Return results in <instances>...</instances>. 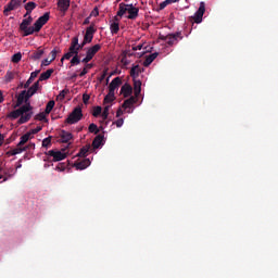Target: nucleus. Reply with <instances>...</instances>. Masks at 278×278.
Wrapping results in <instances>:
<instances>
[{
	"mask_svg": "<svg viewBox=\"0 0 278 278\" xmlns=\"http://www.w3.org/2000/svg\"><path fill=\"white\" fill-rule=\"evenodd\" d=\"M81 118H84V113H81V106H76L65 119V123H67V125H75V123H79Z\"/></svg>",
	"mask_w": 278,
	"mask_h": 278,
	"instance_id": "3",
	"label": "nucleus"
},
{
	"mask_svg": "<svg viewBox=\"0 0 278 278\" xmlns=\"http://www.w3.org/2000/svg\"><path fill=\"white\" fill-rule=\"evenodd\" d=\"M49 18H50V13L46 12L42 16H40L33 26V34L35 31H40L42 29V27H45V25H47V23H49Z\"/></svg>",
	"mask_w": 278,
	"mask_h": 278,
	"instance_id": "4",
	"label": "nucleus"
},
{
	"mask_svg": "<svg viewBox=\"0 0 278 278\" xmlns=\"http://www.w3.org/2000/svg\"><path fill=\"white\" fill-rule=\"evenodd\" d=\"M51 62H53V60H49V59H45L42 62H41V66H49V64H51Z\"/></svg>",
	"mask_w": 278,
	"mask_h": 278,
	"instance_id": "53",
	"label": "nucleus"
},
{
	"mask_svg": "<svg viewBox=\"0 0 278 278\" xmlns=\"http://www.w3.org/2000/svg\"><path fill=\"white\" fill-rule=\"evenodd\" d=\"M128 10H129V4L124 3V2L119 3L117 16H119V18H123V16H125L127 14Z\"/></svg>",
	"mask_w": 278,
	"mask_h": 278,
	"instance_id": "17",
	"label": "nucleus"
},
{
	"mask_svg": "<svg viewBox=\"0 0 278 278\" xmlns=\"http://www.w3.org/2000/svg\"><path fill=\"white\" fill-rule=\"evenodd\" d=\"M122 84L123 80L121 79V77H115L109 85V92H111V94H115L114 91L118 90Z\"/></svg>",
	"mask_w": 278,
	"mask_h": 278,
	"instance_id": "11",
	"label": "nucleus"
},
{
	"mask_svg": "<svg viewBox=\"0 0 278 278\" xmlns=\"http://www.w3.org/2000/svg\"><path fill=\"white\" fill-rule=\"evenodd\" d=\"M66 163H59L55 167V170H60V173L66 170Z\"/></svg>",
	"mask_w": 278,
	"mask_h": 278,
	"instance_id": "44",
	"label": "nucleus"
},
{
	"mask_svg": "<svg viewBox=\"0 0 278 278\" xmlns=\"http://www.w3.org/2000/svg\"><path fill=\"white\" fill-rule=\"evenodd\" d=\"M21 0H11L7 5L9 7V10H16L17 8H21Z\"/></svg>",
	"mask_w": 278,
	"mask_h": 278,
	"instance_id": "29",
	"label": "nucleus"
},
{
	"mask_svg": "<svg viewBox=\"0 0 278 278\" xmlns=\"http://www.w3.org/2000/svg\"><path fill=\"white\" fill-rule=\"evenodd\" d=\"M53 75V68H50L40 74L38 81H47Z\"/></svg>",
	"mask_w": 278,
	"mask_h": 278,
	"instance_id": "25",
	"label": "nucleus"
},
{
	"mask_svg": "<svg viewBox=\"0 0 278 278\" xmlns=\"http://www.w3.org/2000/svg\"><path fill=\"white\" fill-rule=\"evenodd\" d=\"M139 14H140V9L134 7L132 4L128 5V15L126 16V18H128L129 21H136Z\"/></svg>",
	"mask_w": 278,
	"mask_h": 278,
	"instance_id": "10",
	"label": "nucleus"
},
{
	"mask_svg": "<svg viewBox=\"0 0 278 278\" xmlns=\"http://www.w3.org/2000/svg\"><path fill=\"white\" fill-rule=\"evenodd\" d=\"M86 45H88V43L85 40H83L81 43H78V46H77L78 51H81V49H84V47H86Z\"/></svg>",
	"mask_w": 278,
	"mask_h": 278,
	"instance_id": "57",
	"label": "nucleus"
},
{
	"mask_svg": "<svg viewBox=\"0 0 278 278\" xmlns=\"http://www.w3.org/2000/svg\"><path fill=\"white\" fill-rule=\"evenodd\" d=\"M10 12H12V9H10V7L7 4V7H4V10H3L4 16H9Z\"/></svg>",
	"mask_w": 278,
	"mask_h": 278,
	"instance_id": "55",
	"label": "nucleus"
},
{
	"mask_svg": "<svg viewBox=\"0 0 278 278\" xmlns=\"http://www.w3.org/2000/svg\"><path fill=\"white\" fill-rule=\"evenodd\" d=\"M68 51H70V53H72L74 55H79V50H78L77 46L71 45Z\"/></svg>",
	"mask_w": 278,
	"mask_h": 278,
	"instance_id": "43",
	"label": "nucleus"
},
{
	"mask_svg": "<svg viewBox=\"0 0 278 278\" xmlns=\"http://www.w3.org/2000/svg\"><path fill=\"white\" fill-rule=\"evenodd\" d=\"M110 29H111V34L113 35L118 34V31H121V25L118 24V22H112L110 25Z\"/></svg>",
	"mask_w": 278,
	"mask_h": 278,
	"instance_id": "30",
	"label": "nucleus"
},
{
	"mask_svg": "<svg viewBox=\"0 0 278 278\" xmlns=\"http://www.w3.org/2000/svg\"><path fill=\"white\" fill-rule=\"evenodd\" d=\"M160 40H163L164 42H167L168 40V35L164 36V35H160Z\"/></svg>",
	"mask_w": 278,
	"mask_h": 278,
	"instance_id": "62",
	"label": "nucleus"
},
{
	"mask_svg": "<svg viewBox=\"0 0 278 278\" xmlns=\"http://www.w3.org/2000/svg\"><path fill=\"white\" fill-rule=\"evenodd\" d=\"M56 5L59 12L64 16L68 12V8H71V0H58Z\"/></svg>",
	"mask_w": 278,
	"mask_h": 278,
	"instance_id": "9",
	"label": "nucleus"
},
{
	"mask_svg": "<svg viewBox=\"0 0 278 278\" xmlns=\"http://www.w3.org/2000/svg\"><path fill=\"white\" fill-rule=\"evenodd\" d=\"M168 5L165 1L161 2L159 5V10H164Z\"/></svg>",
	"mask_w": 278,
	"mask_h": 278,
	"instance_id": "61",
	"label": "nucleus"
},
{
	"mask_svg": "<svg viewBox=\"0 0 278 278\" xmlns=\"http://www.w3.org/2000/svg\"><path fill=\"white\" fill-rule=\"evenodd\" d=\"M140 73H144V68L140 67V65H132L130 68V77L132 79H138V77H140Z\"/></svg>",
	"mask_w": 278,
	"mask_h": 278,
	"instance_id": "14",
	"label": "nucleus"
},
{
	"mask_svg": "<svg viewBox=\"0 0 278 278\" xmlns=\"http://www.w3.org/2000/svg\"><path fill=\"white\" fill-rule=\"evenodd\" d=\"M39 131H42V126H37L36 128L31 129V130L29 131V134H30V136H31V134H33V135H36V134H39Z\"/></svg>",
	"mask_w": 278,
	"mask_h": 278,
	"instance_id": "48",
	"label": "nucleus"
},
{
	"mask_svg": "<svg viewBox=\"0 0 278 278\" xmlns=\"http://www.w3.org/2000/svg\"><path fill=\"white\" fill-rule=\"evenodd\" d=\"M81 60H79V54H74V56L71 60L72 66H77V64H80Z\"/></svg>",
	"mask_w": 278,
	"mask_h": 278,
	"instance_id": "37",
	"label": "nucleus"
},
{
	"mask_svg": "<svg viewBox=\"0 0 278 278\" xmlns=\"http://www.w3.org/2000/svg\"><path fill=\"white\" fill-rule=\"evenodd\" d=\"M115 99V94H111V92L109 91V93L104 97L103 103H112Z\"/></svg>",
	"mask_w": 278,
	"mask_h": 278,
	"instance_id": "35",
	"label": "nucleus"
},
{
	"mask_svg": "<svg viewBox=\"0 0 278 278\" xmlns=\"http://www.w3.org/2000/svg\"><path fill=\"white\" fill-rule=\"evenodd\" d=\"M70 92H71V90L68 88H65L60 91L56 99H59L60 101H64V99L66 98V94H68Z\"/></svg>",
	"mask_w": 278,
	"mask_h": 278,
	"instance_id": "33",
	"label": "nucleus"
},
{
	"mask_svg": "<svg viewBox=\"0 0 278 278\" xmlns=\"http://www.w3.org/2000/svg\"><path fill=\"white\" fill-rule=\"evenodd\" d=\"M29 138H31V132H26L20 138L18 147H23L26 144V142L29 141Z\"/></svg>",
	"mask_w": 278,
	"mask_h": 278,
	"instance_id": "27",
	"label": "nucleus"
},
{
	"mask_svg": "<svg viewBox=\"0 0 278 278\" xmlns=\"http://www.w3.org/2000/svg\"><path fill=\"white\" fill-rule=\"evenodd\" d=\"M132 92L134 88L129 84H124L121 88V94H123L125 99H127V97H131Z\"/></svg>",
	"mask_w": 278,
	"mask_h": 278,
	"instance_id": "16",
	"label": "nucleus"
},
{
	"mask_svg": "<svg viewBox=\"0 0 278 278\" xmlns=\"http://www.w3.org/2000/svg\"><path fill=\"white\" fill-rule=\"evenodd\" d=\"M24 8L26 12H34V10L37 8V4L36 2H27Z\"/></svg>",
	"mask_w": 278,
	"mask_h": 278,
	"instance_id": "34",
	"label": "nucleus"
},
{
	"mask_svg": "<svg viewBox=\"0 0 278 278\" xmlns=\"http://www.w3.org/2000/svg\"><path fill=\"white\" fill-rule=\"evenodd\" d=\"M53 108H55V101L51 100V101H49V102L47 103L45 113H46V114H51Z\"/></svg>",
	"mask_w": 278,
	"mask_h": 278,
	"instance_id": "32",
	"label": "nucleus"
},
{
	"mask_svg": "<svg viewBox=\"0 0 278 278\" xmlns=\"http://www.w3.org/2000/svg\"><path fill=\"white\" fill-rule=\"evenodd\" d=\"M90 159H84L83 161L74 163L76 170H86L90 166Z\"/></svg>",
	"mask_w": 278,
	"mask_h": 278,
	"instance_id": "13",
	"label": "nucleus"
},
{
	"mask_svg": "<svg viewBox=\"0 0 278 278\" xmlns=\"http://www.w3.org/2000/svg\"><path fill=\"white\" fill-rule=\"evenodd\" d=\"M60 138H61V142L67 143V142H71V140H73V134L66 130H61Z\"/></svg>",
	"mask_w": 278,
	"mask_h": 278,
	"instance_id": "18",
	"label": "nucleus"
},
{
	"mask_svg": "<svg viewBox=\"0 0 278 278\" xmlns=\"http://www.w3.org/2000/svg\"><path fill=\"white\" fill-rule=\"evenodd\" d=\"M83 101L85 104H88V101H90V96L88 93L83 94Z\"/></svg>",
	"mask_w": 278,
	"mask_h": 278,
	"instance_id": "54",
	"label": "nucleus"
},
{
	"mask_svg": "<svg viewBox=\"0 0 278 278\" xmlns=\"http://www.w3.org/2000/svg\"><path fill=\"white\" fill-rule=\"evenodd\" d=\"M38 75H40V70H36L35 72H31L30 77L28 78V80L24 85V88H26V89L29 88V86H31V84L34 83V79L36 77H38Z\"/></svg>",
	"mask_w": 278,
	"mask_h": 278,
	"instance_id": "21",
	"label": "nucleus"
},
{
	"mask_svg": "<svg viewBox=\"0 0 278 278\" xmlns=\"http://www.w3.org/2000/svg\"><path fill=\"white\" fill-rule=\"evenodd\" d=\"M101 112H103V109L101 106H96L93 109L92 116L97 118L98 116H101Z\"/></svg>",
	"mask_w": 278,
	"mask_h": 278,
	"instance_id": "40",
	"label": "nucleus"
},
{
	"mask_svg": "<svg viewBox=\"0 0 278 278\" xmlns=\"http://www.w3.org/2000/svg\"><path fill=\"white\" fill-rule=\"evenodd\" d=\"M75 54L71 53L70 51L66 52L63 58L61 59L62 64L64 63L65 60H71Z\"/></svg>",
	"mask_w": 278,
	"mask_h": 278,
	"instance_id": "46",
	"label": "nucleus"
},
{
	"mask_svg": "<svg viewBox=\"0 0 278 278\" xmlns=\"http://www.w3.org/2000/svg\"><path fill=\"white\" fill-rule=\"evenodd\" d=\"M101 142H103V135H98L92 141L93 149H99V147H101Z\"/></svg>",
	"mask_w": 278,
	"mask_h": 278,
	"instance_id": "28",
	"label": "nucleus"
},
{
	"mask_svg": "<svg viewBox=\"0 0 278 278\" xmlns=\"http://www.w3.org/2000/svg\"><path fill=\"white\" fill-rule=\"evenodd\" d=\"M91 60H92V59H91V58L89 56V54L87 53V54H86V58L83 59L81 62H83L84 64H88V62H90Z\"/></svg>",
	"mask_w": 278,
	"mask_h": 278,
	"instance_id": "58",
	"label": "nucleus"
},
{
	"mask_svg": "<svg viewBox=\"0 0 278 278\" xmlns=\"http://www.w3.org/2000/svg\"><path fill=\"white\" fill-rule=\"evenodd\" d=\"M28 147H23V146H18L15 149H12L11 151H9V155H18L21 153H23V151H27Z\"/></svg>",
	"mask_w": 278,
	"mask_h": 278,
	"instance_id": "24",
	"label": "nucleus"
},
{
	"mask_svg": "<svg viewBox=\"0 0 278 278\" xmlns=\"http://www.w3.org/2000/svg\"><path fill=\"white\" fill-rule=\"evenodd\" d=\"M89 132L90 134H99V127L97 126V124L89 125Z\"/></svg>",
	"mask_w": 278,
	"mask_h": 278,
	"instance_id": "42",
	"label": "nucleus"
},
{
	"mask_svg": "<svg viewBox=\"0 0 278 278\" xmlns=\"http://www.w3.org/2000/svg\"><path fill=\"white\" fill-rule=\"evenodd\" d=\"M58 53H60V49H58V48H54V49L50 52V55H51V59H50V60H52V62H53V60H55V58H58Z\"/></svg>",
	"mask_w": 278,
	"mask_h": 278,
	"instance_id": "45",
	"label": "nucleus"
},
{
	"mask_svg": "<svg viewBox=\"0 0 278 278\" xmlns=\"http://www.w3.org/2000/svg\"><path fill=\"white\" fill-rule=\"evenodd\" d=\"M49 157H52V162H62V160H66V153L62 151L50 150L46 153Z\"/></svg>",
	"mask_w": 278,
	"mask_h": 278,
	"instance_id": "6",
	"label": "nucleus"
},
{
	"mask_svg": "<svg viewBox=\"0 0 278 278\" xmlns=\"http://www.w3.org/2000/svg\"><path fill=\"white\" fill-rule=\"evenodd\" d=\"M35 119H36V121H45V122L47 123V122H48V119H47V113H46V112H41V113L37 114V115L35 116Z\"/></svg>",
	"mask_w": 278,
	"mask_h": 278,
	"instance_id": "38",
	"label": "nucleus"
},
{
	"mask_svg": "<svg viewBox=\"0 0 278 278\" xmlns=\"http://www.w3.org/2000/svg\"><path fill=\"white\" fill-rule=\"evenodd\" d=\"M122 64H124V66H128L129 64V60H127V53H124V56L121 60Z\"/></svg>",
	"mask_w": 278,
	"mask_h": 278,
	"instance_id": "49",
	"label": "nucleus"
},
{
	"mask_svg": "<svg viewBox=\"0 0 278 278\" xmlns=\"http://www.w3.org/2000/svg\"><path fill=\"white\" fill-rule=\"evenodd\" d=\"M21 60H23V54H21V52H17V53L13 54V56H12V62H13L14 64H18V62H20Z\"/></svg>",
	"mask_w": 278,
	"mask_h": 278,
	"instance_id": "36",
	"label": "nucleus"
},
{
	"mask_svg": "<svg viewBox=\"0 0 278 278\" xmlns=\"http://www.w3.org/2000/svg\"><path fill=\"white\" fill-rule=\"evenodd\" d=\"M15 173H16V169L11 168L8 170V173H5V175H9V177H12Z\"/></svg>",
	"mask_w": 278,
	"mask_h": 278,
	"instance_id": "59",
	"label": "nucleus"
},
{
	"mask_svg": "<svg viewBox=\"0 0 278 278\" xmlns=\"http://www.w3.org/2000/svg\"><path fill=\"white\" fill-rule=\"evenodd\" d=\"M94 34H97V28H94V24H91L89 27L86 28V33L84 36V41L87 42V45H90L94 38Z\"/></svg>",
	"mask_w": 278,
	"mask_h": 278,
	"instance_id": "7",
	"label": "nucleus"
},
{
	"mask_svg": "<svg viewBox=\"0 0 278 278\" xmlns=\"http://www.w3.org/2000/svg\"><path fill=\"white\" fill-rule=\"evenodd\" d=\"M38 88H40V80H37L31 87L28 88L26 91V101H29V99H31V97L38 92Z\"/></svg>",
	"mask_w": 278,
	"mask_h": 278,
	"instance_id": "12",
	"label": "nucleus"
},
{
	"mask_svg": "<svg viewBox=\"0 0 278 278\" xmlns=\"http://www.w3.org/2000/svg\"><path fill=\"white\" fill-rule=\"evenodd\" d=\"M34 108H31L30 103H26L22 105L20 109H16L12 112H10L7 117L12 118V121H16V118H20L17 121L18 125H25V123H29L31 119V116H34V112H31Z\"/></svg>",
	"mask_w": 278,
	"mask_h": 278,
	"instance_id": "1",
	"label": "nucleus"
},
{
	"mask_svg": "<svg viewBox=\"0 0 278 278\" xmlns=\"http://www.w3.org/2000/svg\"><path fill=\"white\" fill-rule=\"evenodd\" d=\"M90 16H99V8H94L92 11H91V13H90Z\"/></svg>",
	"mask_w": 278,
	"mask_h": 278,
	"instance_id": "56",
	"label": "nucleus"
},
{
	"mask_svg": "<svg viewBox=\"0 0 278 278\" xmlns=\"http://www.w3.org/2000/svg\"><path fill=\"white\" fill-rule=\"evenodd\" d=\"M203 14H205V2H200V7L192 17L194 23H203Z\"/></svg>",
	"mask_w": 278,
	"mask_h": 278,
	"instance_id": "8",
	"label": "nucleus"
},
{
	"mask_svg": "<svg viewBox=\"0 0 278 278\" xmlns=\"http://www.w3.org/2000/svg\"><path fill=\"white\" fill-rule=\"evenodd\" d=\"M179 40H184V36L181 35V31H176L174 34L167 35V45L168 47H173L175 45H178Z\"/></svg>",
	"mask_w": 278,
	"mask_h": 278,
	"instance_id": "5",
	"label": "nucleus"
},
{
	"mask_svg": "<svg viewBox=\"0 0 278 278\" xmlns=\"http://www.w3.org/2000/svg\"><path fill=\"white\" fill-rule=\"evenodd\" d=\"M159 53L154 52L150 55H148L143 62V66L149 67L151 64H153V61L157 58Z\"/></svg>",
	"mask_w": 278,
	"mask_h": 278,
	"instance_id": "22",
	"label": "nucleus"
},
{
	"mask_svg": "<svg viewBox=\"0 0 278 278\" xmlns=\"http://www.w3.org/2000/svg\"><path fill=\"white\" fill-rule=\"evenodd\" d=\"M99 51H101V45L97 43L93 47L89 48L87 50V53L92 59L94 58V55H97V53H99Z\"/></svg>",
	"mask_w": 278,
	"mask_h": 278,
	"instance_id": "20",
	"label": "nucleus"
},
{
	"mask_svg": "<svg viewBox=\"0 0 278 278\" xmlns=\"http://www.w3.org/2000/svg\"><path fill=\"white\" fill-rule=\"evenodd\" d=\"M138 97H130L129 99L125 100L122 108H124V110H127V108H131V105L136 104V102L138 101L137 99Z\"/></svg>",
	"mask_w": 278,
	"mask_h": 278,
	"instance_id": "23",
	"label": "nucleus"
},
{
	"mask_svg": "<svg viewBox=\"0 0 278 278\" xmlns=\"http://www.w3.org/2000/svg\"><path fill=\"white\" fill-rule=\"evenodd\" d=\"M119 116H123V111L121 109L116 112V117L119 118Z\"/></svg>",
	"mask_w": 278,
	"mask_h": 278,
	"instance_id": "64",
	"label": "nucleus"
},
{
	"mask_svg": "<svg viewBox=\"0 0 278 278\" xmlns=\"http://www.w3.org/2000/svg\"><path fill=\"white\" fill-rule=\"evenodd\" d=\"M89 151H90V146L83 147L79 150L77 157H86V155L88 154Z\"/></svg>",
	"mask_w": 278,
	"mask_h": 278,
	"instance_id": "31",
	"label": "nucleus"
},
{
	"mask_svg": "<svg viewBox=\"0 0 278 278\" xmlns=\"http://www.w3.org/2000/svg\"><path fill=\"white\" fill-rule=\"evenodd\" d=\"M134 81V91H135V97H140V92H142V81L132 78Z\"/></svg>",
	"mask_w": 278,
	"mask_h": 278,
	"instance_id": "19",
	"label": "nucleus"
},
{
	"mask_svg": "<svg viewBox=\"0 0 278 278\" xmlns=\"http://www.w3.org/2000/svg\"><path fill=\"white\" fill-rule=\"evenodd\" d=\"M42 147H43L45 149H49V147H51V136H49L48 138H45V139L42 140Z\"/></svg>",
	"mask_w": 278,
	"mask_h": 278,
	"instance_id": "39",
	"label": "nucleus"
},
{
	"mask_svg": "<svg viewBox=\"0 0 278 278\" xmlns=\"http://www.w3.org/2000/svg\"><path fill=\"white\" fill-rule=\"evenodd\" d=\"M34 23V17L29 15L27 18H24L20 24V30L23 31V37L31 36L34 34V27L29 26Z\"/></svg>",
	"mask_w": 278,
	"mask_h": 278,
	"instance_id": "2",
	"label": "nucleus"
},
{
	"mask_svg": "<svg viewBox=\"0 0 278 278\" xmlns=\"http://www.w3.org/2000/svg\"><path fill=\"white\" fill-rule=\"evenodd\" d=\"M84 75H88V68L84 67L79 74V77H84Z\"/></svg>",
	"mask_w": 278,
	"mask_h": 278,
	"instance_id": "60",
	"label": "nucleus"
},
{
	"mask_svg": "<svg viewBox=\"0 0 278 278\" xmlns=\"http://www.w3.org/2000/svg\"><path fill=\"white\" fill-rule=\"evenodd\" d=\"M42 55H45V50H40L38 49L37 51L33 52L30 55H29V59L30 60H40V58H42Z\"/></svg>",
	"mask_w": 278,
	"mask_h": 278,
	"instance_id": "26",
	"label": "nucleus"
},
{
	"mask_svg": "<svg viewBox=\"0 0 278 278\" xmlns=\"http://www.w3.org/2000/svg\"><path fill=\"white\" fill-rule=\"evenodd\" d=\"M29 100H27V90H23L18 97H17V102L15 104L14 108H21L22 103H25V105H27V103Z\"/></svg>",
	"mask_w": 278,
	"mask_h": 278,
	"instance_id": "15",
	"label": "nucleus"
},
{
	"mask_svg": "<svg viewBox=\"0 0 278 278\" xmlns=\"http://www.w3.org/2000/svg\"><path fill=\"white\" fill-rule=\"evenodd\" d=\"M108 116H110V105H106L102 112L103 121H108Z\"/></svg>",
	"mask_w": 278,
	"mask_h": 278,
	"instance_id": "41",
	"label": "nucleus"
},
{
	"mask_svg": "<svg viewBox=\"0 0 278 278\" xmlns=\"http://www.w3.org/2000/svg\"><path fill=\"white\" fill-rule=\"evenodd\" d=\"M142 49H144V45L142 43L132 47V51H142Z\"/></svg>",
	"mask_w": 278,
	"mask_h": 278,
	"instance_id": "52",
	"label": "nucleus"
},
{
	"mask_svg": "<svg viewBox=\"0 0 278 278\" xmlns=\"http://www.w3.org/2000/svg\"><path fill=\"white\" fill-rule=\"evenodd\" d=\"M125 121L123 118H119L113 123V125H116V127H123V124Z\"/></svg>",
	"mask_w": 278,
	"mask_h": 278,
	"instance_id": "51",
	"label": "nucleus"
},
{
	"mask_svg": "<svg viewBox=\"0 0 278 278\" xmlns=\"http://www.w3.org/2000/svg\"><path fill=\"white\" fill-rule=\"evenodd\" d=\"M12 79H14V73L13 72H8L5 74V81L10 83V81H12Z\"/></svg>",
	"mask_w": 278,
	"mask_h": 278,
	"instance_id": "47",
	"label": "nucleus"
},
{
	"mask_svg": "<svg viewBox=\"0 0 278 278\" xmlns=\"http://www.w3.org/2000/svg\"><path fill=\"white\" fill-rule=\"evenodd\" d=\"M113 23H121V15H118V13H116V15L114 16Z\"/></svg>",
	"mask_w": 278,
	"mask_h": 278,
	"instance_id": "63",
	"label": "nucleus"
},
{
	"mask_svg": "<svg viewBox=\"0 0 278 278\" xmlns=\"http://www.w3.org/2000/svg\"><path fill=\"white\" fill-rule=\"evenodd\" d=\"M71 45L77 47L79 45V37H73Z\"/></svg>",
	"mask_w": 278,
	"mask_h": 278,
	"instance_id": "50",
	"label": "nucleus"
}]
</instances>
